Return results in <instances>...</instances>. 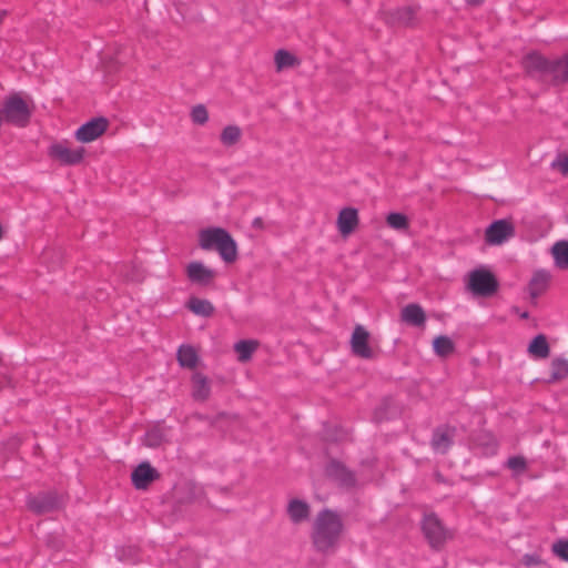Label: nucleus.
I'll return each instance as SVG.
<instances>
[{"mask_svg":"<svg viewBox=\"0 0 568 568\" xmlns=\"http://www.w3.org/2000/svg\"><path fill=\"white\" fill-rule=\"evenodd\" d=\"M0 109L4 122L18 128H26L33 112L32 101L26 100L19 92L7 95L1 101Z\"/></svg>","mask_w":568,"mask_h":568,"instance_id":"obj_4","label":"nucleus"},{"mask_svg":"<svg viewBox=\"0 0 568 568\" xmlns=\"http://www.w3.org/2000/svg\"><path fill=\"white\" fill-rule=\"evenodd\" d=\"M84 148L70 149L67 143L57 142L49 146L48 155L61 165H77L82 162Z\"/></svg>","mask_w":568,"mask_h":568,"instance_id":"obj_8","label":"nucleus"},{"mask_svg":"<svg viewBox=\"0 0 568 568\" xmlns=\"http://www.w3.org/2000/svg\"><path fill=\"white\" fill-rule=\"evenodd\" d=\"M550 273L545 270L536 271L529 282V294L532 300L539 297L548 288Z\"/></svg>","mask_w":568,"mask_h":568,"instance_id":"obj_20","label":"nucleus"},{"mask_svg":"<svg viewBox=\"0 0 568 568\" xmlns=\"http://www.w3.org/2000/svg\"><path fill=\"white\" fill-rule=\"evenodd\" d=\"M515 233L514 226L507 220L494 221L486 230V242L491 245H500Z\"/></svg>","mask_w":568,"mask_h":568,"instance_id":"obj_10","label":"nucleus"},{"mask_svg":"<svg viewBox=\"0 0 568 568\" xmlns=\"http://www.w3.org/2000/svg\"><path fill=\"white\" fill-rule=\"evenodd\" d=\"M386 223L389 227L396 231H404L408 229V219L405 214L393 212L386 217Z\"/></svg>","mask_w":568,"mask_h":568,"instance_id":"obj_31","label":"nucleus"},{"mask_svg":"<svg viewBox=\"0 0 568 568\" xmlns=\"http://www.w3.org/2000/svg\"><path fill=\"white\" fill-rule=\"evenodd\" d=\"M257 347V342L252 339H242L235 343L234 349L239 355L241 362H246L252 357V354Z\"/></svg>","mask_w":568,"mask_h":568,"instance_id":"obj_27","label":"nucleus"},{"mask_svg":"<svg viewBox=\"0 0 568 568\" xmlns=\"http://www.w3.org/2000/svg\"><path fill=\"white\" fill-rule=\"evenodd\" d=\"M275 63L278 70L291 68L296 63V58L286 50H278L275 53Z\"/></svg>","mask_w":568,"mask_h":568,"instance_id":"obj_32","label":"nucleus"},{"mask_svg":"<svg viewBox=\"0 0 568 568\" xmlns=\"http://www.w3.org/2000/svg\"><path fill=\"white\" fill-rule=\"evenodd\" d=\"M64 504V496L57 490L40 491L27 497V506L36 515L60 510Z\"/></svg>","mask_w":568,"mask_h":568,"instance_id":"obj_5","label":"nucleus"},{"mask_svg":"<svg viewBox=\"0 0 568 568\" xmlns=\"http://www.w3.org/2000/svg\"><path fill=\"white\" fill-rule=\"evenodd\" d=\"M468 6L478 7L484 3L485 0H465Z\"/></svg>","mask_w":568,"mask_h":568,"instance_id":"obj_40","label":"nucleus"},{"mask_svg":"<svg viewBox=\"0 0 568 568\" xmlns=\"http://www.w3.org/2000/svg\"><path fill=\"white\" fill-rule=\"evenodd\" d=\"M325 437H326L327 439H334V440L338 439V436L331 437V436L325 435Z\"/></svg>","mask_w":568,"mask_h":568,"instance_id":"obj_43","label":"nucleus"},{"mask_svg":"<svg viewBox=\"0 0 568 568\" xmlns=\"http://www.w3.org/2000/svg\"><path fill=\"white\" fill-rule=\"evenodd\" d=\"M160 478V473L149 463H140L131 474V480L136 489H146L154 480Z\"/></svg>","mask_w":568,"mask_h":568,"instance_id":"obj_11","label":"nucleus"},{"mask_svg":"<svg viewBox=\"0 0 568 568\" xmlns=\"http://www.w3.org/2000/svg\"><path fill=\"white\" fill-rule=\"evenodd\" d=\"M550 253L557 268L568 270V240H560L554 243Z\"/></svg>","mask_w":568,"mask_h":568,"instance_id":"obj_21","label":"nucleus"},{"mask_svg":"<svg viewBox=\"0 0 568 568\" xmlns=\"http://www.w3.org/2000/svg\"><path fill=\"white\" fill-rule=\"evenodd\" d=\"M422 530L430 547L435 549L440 548L449 537L447 529L434 513L424 515Z\"/></svg>","mask_w":568,"mask_h":568,"instance_id":"obj_7","label":"nucleus"},{"mask_svg":"<svg viewBox=\"0 0 568 568\" xmlns=\"http://www.w3.org/2000/svg\"><path fill=\"white\" fill-rule=\"evenodd\" d=\"M193 389L192 395L195 400L204 402L210 397L211 388H210V382L209 379L200 374L196 373L193 375Z\"/></svg>","mask_w":568,"mask_h":568,"instance_id":"obj_22","label":"nucleus"},{"mask_svg":"<svg viewBox=\"0 0 568 568\" xmlns=\"http://www.w3.org/2000/svg\"><path fill=\"white\" fill-rule=\"evenodd\" d=\"M192 121L196 124H204L209 120V113L203 104H197L192 109L191 112Z\"/></svg>","mask_w":568,"mask_h":568,"instance_id":"obj_35","label":"nucleus"},{"mask_svg":"<svg viewBox=\"0 0 568 568\" xmlns=\"http://www.w3.org/2000/svg\"><path fill=\"white\" fill-rule=\"evenodd\" d=\"M240 138L241 129L237 125H227L221 133V142L226 146L235 144Z\"/></svg>","mask_w":568,"mask_h":568,"instance_id":"obj_30","label":"nucleus"},{"mask_svg":"<svg viewBox=\"0 0 568 568\" xmlns=\"http://www.w3.org/2000/svg\"><path fill=\"white\" fill-rule=\"evenodd\" d=\"M400 320L410 326L420 327L426 323V314L419 304L410 303L402 308Z\"/></svg>","mask_w":568,"mask_h":568,"instance_id":"obj_18","label":"nucleus"},{"mask_svg":"<svg viewBox=\"0 0 568 568\" xmlns=\"http://www.w3.org/2000/svg\"><path fill=\"white\" fill-rule=\"evenodd\" d=\"M521 65L526 74L547 87H559L568 83V52L547 58L537 51L523 57Z\"/></svg>","mask_w":568,"mask_h":568,"instance_id":"obj_1","label":"nucleus"},{"mask_svg":"<svg viewBox=\"0 0 568 568\" xmlns=\"http://www.w3.org/2000/svg\"><path fill=\"white\" fill-rule=\"evenodd\" d=\"M568 377V359L556 357L551 362V374L546 381L548 384L556 383Z\"/></svg>","mask_w":568,"mask_h":568,"instance_id":"obj_25","label":"nucleus"},{"mask_svg":"<svg viewBox=\"0 0 568 568\" xmlns=\"http://www.w3.org/2000/svg\"><path fill=\"white\" fill-rule=\"evenodd\" d=\"M521 562L524 566L531 568L542 565V559L537 554H525L523 556Z\"/></svg>","mask_w":568,"mask_h":568,"instance_id":"obj_37","label":"nucleus"},{"mask_svg":"<svg viewBox=\"0 0 568 568\" xmlns=\"http://www.w3.org/2000/svg\"><path fill=\"white\" fill-rule=\"evenodd\" d=\"M202 250H216L225 263H233L237 257V245L231 234L222 227H207L199 233Z\"/></svg>","mask_w":568,"mask_h":568,"instance_id":"obj_3","label":"nucleus"},{"mask_svg":"<svg viewBox=\"0 0 568 568\" xmlns=\"http://www.w3.org/2000/svg\"><path fill=\"white\" fill-rule=\"evenodd\" d=\"M343 527L342 518L336 511L328 508L321 510L316 515L311 535L315 549L323 554L333 551L338 545Z\"/></svg>","mask_w":568,"mask_h":568,"instance_id":"obj_2","label":"nucleus"},{"mask_svg":"<svg viewBox=\"0 0 568 568\" xmlns=\"http://www.w3.org/2000/svg\"><path fill=\"white\" fill-rule=\"evenodd\" d=\"M109 121L103 118H93L90 121L82 124L75 131V139L82 143H90L100 138L108 129Z\"/></svg>","mask_w":568,"mask_h":568,"instance_id":"obj_9","label":"nucleus"},{"mask_svg":"<svg viewBox=\"0 0 568 568\" xmlns=\"http://www.w3.org/2000/svg\"><path fill=\"white\" fill-rule=\"evenodd\" d=\"M358 224V212L354 207H344L337 216V229L344 236L349 235Z\"/></svg>","mask_w":568,"mask_h":568,"instance_id":"obj_17","label":"nucleus"},{"mask_svg":"<svg viewBox=\"0 0 568 568\" xmlns=\"http://www.w3.org/2000/svg\"><path fill=\"white\" fill-rule=\"evenodd\" d=\"M178 361L181 366L193 368L197 363V354L192 346L182 345L178 351Z\"/></svg>","mask_w":568,"mask_h":568,"instance_id":"obj_26","label":"nucleus"},{"mask_svg":"<svg viewBox=\"0 0 568 568\" xmlns=\"http://www.w3.org/2000/svg\"><path fill=\"white\" fill-rule=\"evenodd\" d=\"M419 10V6H405L397 8L388 12L387 21L392 24L414 27L418 22L417 13Z\"/></svg>","mask_w":568,"mask_h":568,"instance_id":"obj_13","label":"nucleus"},{"mask_svg":"<svg viewBox=\"0 0 568 568\" xmlns=\"http://www.w3.org/2000/svg\"><path fill=\"white\" fill-rule=\"evenodd\" d=\"M456 428L448 425H442L434 429L430 439V447L435 453L446 454L454 443Z\"/></svg>","mask_w":568,"mask_h":568,"instance_id":"obj_12","label":"nucleus"},{"mask_svg":"<svg viewBox=\"0 0 568 568\" xmlns=\"http://www.w3.org/2000/svg\"><path fill=\"white\" fill-rule=\"evenodd\" d=\"M165 439L166 432L159 426H154L146 432L144 437V444L148 447L155 448L159 447Z\"/></svg>","mask_w":568,"mask_h":568,"instance_id":"obj_29","label":"nucleus"},{"mask_svg":"<svg viewBox=\"0 0 568 568\" xmlns=\"http://www.w3.org/2000/svg\"><path fill=\"white\" fill-rule=\"evenodd\" d=\"M507 466L517 473H521L526 469L527 463L526 459L521 456H513L508 458Z\"/></svg>","mask_w":568,"mask_h":568,"instance_id":"obj_36","label":"nucleus"},{"mask_svg":"<svg viewBox=\"0 0 568 568\" xmlns=\"http://www.w3.org/2000/svg\"><path fill=\"white\" fill-rule=\"evenodd\" d=\"M390 403L392 399L386 398L383 400L382 405L378 408H376L374 414V418L376 422H382L383 419L388 418L386 410L389 407Z\"/></svg>","mask_w":568,"mask_h":568,"instance_id":"obj_38","label":"nucleus"},{"mask_svg":"<svg viewBox=\"0 0 568 568\" xmlns=\"http://www.w3.org/2000/svg\"><path fill=\"white\" fill-rule=\"evenodd\" d=\"M369 333L362 326L357 325L351 337L352 352L362 358H372L373 351L368 345Z\"/></svg>","mask_w":568,"mask_h":568,"instance_id":"obj_15","label":"nucleus"},{"mask_svg":"<svg viewBox=\"0 0 568 568\" xmlns=\"http://www.w3.org/2000/svg\"><path fill=\"white\" fill-rule=\"evenodd\" d=\"M519 316L524 320H527L529 317V313L528 312H523L519 314Z\"/></svg>","mask_w":568,"mask_h":568,"instance_id":"obj_41","label":"nucleus"},{"mask_svg":"<svg viewBox=\"0 0 568 568\" xmlns=\"http://www.w3.org/2000/svg\"><path fill=\"white\" fill-rule=\"evenodd\" d=\"M326 474L343 487L351 488L355 486L356 479L354 473L336 459H332L328 463Z\"/></svg>","mask_w":568,"mask_h":568,"instance_id":"obj_14","label":"nucleus"},{"mask_svg":"<svg viewBox=\"0 0 568 568\" xmlns=\"http://www.w3.org/2000/svg\"><path fill=\"white\" fill-rule=\"evenodd\" d=\"M186 306L195 315L202 317H210L215 311L213 304L209 300H202L199 297H190Z\"/></svg>","mask_w":568,"mask_h":568,"instance_id":"obj_23","label":"nucleus"},{"mask_svg":"<svg viewBox=\"0 0 568 568\" xmlns=\"http://www.w3.org/2000/svg\"><path fill=\"white\" fill-rule=\"evenodd\" d=\"M187 278L197 285L207 286L215 277V272L202 262H191L186 267Z\"/></svg>","mask_w":568,"mask_h":568,"instance_id":"obj_16","label":"nucleus"},{"mask_svg":"<svg viewBox=\"0 0 568 568\" xmlns=\"http://www.w3.org/2000/svg\"><path fill=\"white\" fill-rule=\"evenodd\" d=\"M550 169L560 172L564 176H568V151L558 153L550 163Z\"/></svg>","mask_w":568,"mask_h":568,"instance_id":"obj_33","label":"nucleus"},{"mask_svg":"<svg viewBox=\"0 0 568 568\" xmlns=\"http://www.w3.org/2000/svg\"><path fill=\"white\" fill-rule=\"evenodd\" d=\"M252 226L256 230H263L264 222H263L262 217H255L252 222Z\"/></svg>","mask_w":568,"mask_h":568,"instance_id":"obj_39","label":"nucleus"},{"mask_svg":"<svg viewBox=\"0 0 568 568\" xmlns=\"http://www.w3.org/2000/svg\"><path fill=\"white\" fill-rule=\"evenodd\" d=\"M467 287L476 296L489 297L497 292L499 283L490 271L479 267L469 273Z\"/></svg>","mask_w":568,"mask_h":568,"instance_id":"obj_6","label":"nucleus"},{"mask_svg":"<svg viewBox=\"0 0 568 568\" xmlns=\"http://www.w3.org/2000/svg\"><path fill=\"white\" fill-rule=\"evenodd\" d=\"M434 352L442 357H446L455 351L453 341L445 335L437 336L433 342Z\"/></svg>","mask_w":568,"mask_h":568,"instance_id":"obj_28","label":"nucleus"},{"mask_svg":"<svg viewBox=\"0 0 568 568\" xmlns=\"http://www.w3.org/2000/svg\"><path fill=\"white\" fill-rule=\"evenodd\" d=\"M310 513V505L302 499L293 498L287 505V515L293 524H301L307 520Z\"/></svg>","mask_w":568,"mask_h":568,"instance_id":"obj_19","label":"nucleus"},{"mask_svg":"<svg viewBox=\"0 0 568 568\" xmlns=\"http://www.w3.org/2000/svg\"><path fill=\"white\" fill-rule=\"evenodd\" d=\"M555 556L568 562V539H558L551 546Z\"/></svg>","mask_w":568,"mask_h":568,"instance_id":"obj_34","label":"nucleus"},{"mask_svg":"<svg viewBox=\"0 0 568 568\" xmlns=\"http://www.w3.org/2000/svg\"><path fill=\"white\" fill-rule=\"evenodd\" d=\"M528 353L536 358H546L549 356L550 347L544 334L532 338L528 345Z\"/></svg>","mask_w":568,"mask_h":568,"instance_id":"obj_24","label":"nucleus"},{"mask_svg":"<svg viewBox=\"0 0 568 568\" xmlns=\"http://www.w3.org/2000/svg\"><path fill=\"white\" fill-rule=\"evenodd\" d=\"M6 14H7V11H2V12L0 13V23L2 22V20H3V18H4V16H6Z\"/></svg>","mask_w":568,"mask_h":568,"instance_id":"obj_42","label":"nucleus"}]
</instances>
